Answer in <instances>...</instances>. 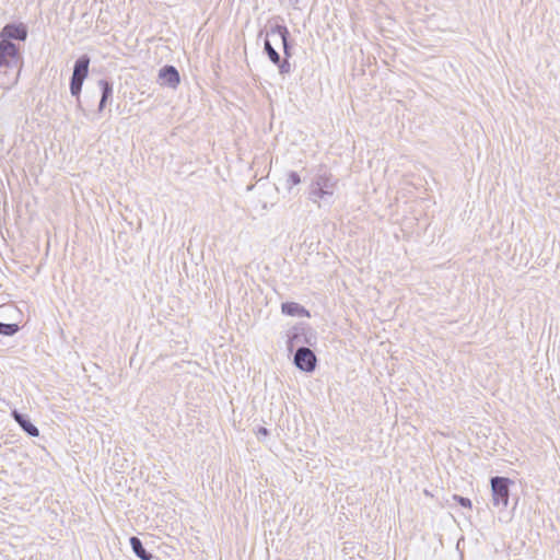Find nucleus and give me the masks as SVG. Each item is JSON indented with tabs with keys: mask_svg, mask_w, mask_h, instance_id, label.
Wrapping results in <instances>:
<instances>
[{
	"mask_svg": "<svg viewBox=\"0 0 560 560\" xmlns=\"http://www.w3.org/2000/svg\"><path fill=\"white\" fill-rule=\"evenodd\" d=\"M22 57L15 44L0 40V86L9 88L19 80Z\"/></svg>",
	"mask_w": 560,
	"mask_h": 560,
	"instance_id": "obj_1",
	"label": "nucleus"
},
{
	"mask_svg": "<svg viewBox=\"0 0 560 560\" xmlns=\"http://www.w3.org/2000/svg\"><path fill=\"white\" fill-rule=\"evenodd\" d=\"M338 179L327 170L319 168L310 185L308 198L320 206L330 205L337 188Z\"/></svg>",
	"mask_w": 560,
	"mask_h": 560,
	"instance_id": "obj_2",
	"label": "nucleus"
},
{
	"mask_svg": "<svg viewBox=\"0 0 560 560\" xmlns=\"http://www.w3.org/2000/svg\"><path fill=\"white\" fill-rule=\"evenodd\" d=\"M492 490V502L494 506L505 509L510 499V485L512 481L506 477H492L490 480Z\"/></svg>",
	"mask_w": 560,
	"mask_h": 560,
	"instance_id": "obj_3",
	"label": "nucleus"
},
{
	"mask_svg": "<svg viewBox=\"0 0 560 560\" xmlns=\"http://www.w3.org/2000/svg\"><path fill=\"white\" fill-rule=\"evenodd\" d=\"M316 355L306 347H299L294 354V364L304 372H313L316 368Z\"/></svg>",
	"mask_w": 560,
	"mask_h": 560,
	"instance_id": "obj_4",
	"label": "nucleus"
},
{
	"mask_svg": "<svg viewBox=\"0 0 560 560\" xmlns=\"http://www.w3.org/2000/svg\"><path fill=\"white\" fill-rule=\"evenodd\" d=\"M267 36H277V39L282 44L284 58L289 59L292 56V46L289 43L290 32L285 25L276 24L270 26Z\"/></svg>",
	"mask_w": 560,
	"mask_h": 560,
	"instance_id": "obj_5",
	"label": "nucleus"
},
{
	"mask_svg": "<svg viewBox=\"0 0 560 560\" xmlns=\"http://www.w3.org/2000/svg\"><path fill=\"white\" fill-rule=\"evenodd\" d=\"M159 83L163 86L176 89L180 82L178 70L174 66L166 65L159 71Z\"/></svg>",
	"mask_w": 560,
	"mask_h": 560,
	"instance_id": "obj_6",
	"label": "nucleus"
},
{
	"mask_svg": "<svg viewBox=\"0 0 560 560\" xmlns=\"http://www.w3.org/2000/svg\"><path fill=\"white\" fill-rule=\"evenodd\" d=\"M0 40L16 39L24 42L27 37L26 26L23 24H7L0 32Z\"/></svg>",
	"mask_w": 560,
	"mask_h": 560,
	"instance_id": "obj_7",
	"label": "nucleus"
},
{
	"mask_svg": "<svg viewBox=\"0 0 560 560\" xmlns=\"http://www.w3.org/2000/svg\"><path fill=\"white\" fill-rule=\"evenodd\" d=\"M12 416L14 420L19 423V425L30 436L36 438L39 435V430L36 425H34L24 415L13 411Z\"/></svg>",
	"mask_w": 560,
	"mask_h": 560,
	"instance_id": "obj_8",
	"label": "nucleus"
},
{
	"mask_svg": "<svg viewBox=\"0 0 560 560\" xmlns=\"http://www.w3.org/2000/svg\"><path fill=\"white\" fill-rule=\"evenodd\" d=\"M90 57L88 55L80 56L74 62L72 77L85 80L89 74Z\"/></svg>",
	"mask_w": 560,
	"mask_h": 560,
	"instance_id": "obj_9",
	"label": "nucleus"
},
{
	"mask_svg": "<svg viewBox=\"0 0 560 560\" xmlns=\"http://www.w3.org/2000/svg\"><path fill=\"white\" fill-rule=\"evenodd\" d=\"M98 85L101 88V101L98 104V112H102L104 107L106 106V103L108 100L112 98L113 95V84L107 80H100Z\"/></svg>",
	"mask_w": 560,
	"mask_h": 560,
	"instance_id": "obj_10",
	"label": "nucleus"
},
{
	"mask_svg": "<svg viewBox=\"0 0 560 560\" xmlns=\"http://www.w3.org/2000/svg\"><path fill=\"white\" fill-rule=\"evenodd\" d=\"M129 541H130L132 551L136 553V556L138 558H140L141 560H151L152 559V555L149 551H147V549L143 547L140 538H138L137 536H132V537H130Z\"/></svg>",
	"mask_w": 560,
	"mask_h": 560,
	"instance_id": "obj_11",
	"label": "nucleus"
},
{
	"mask_svg": "<svg viewBox=\"0 0 560 560\" xmlns=\"http://www.w3.org/2000/svg\"><path fill=\"white\" fill-rule=\"evenodd\" d=\"M270 38H271V36L266 35V38L264 42V50L272 63H279L280 55L272 46ZM272 38L277 39V36H272Z\"/></svg>",
	"mask_w": 560,
	"mask_h": 560,
	"instance_id": "obj_12",
	"label": "nucleus"
},
{
	"mask_svg": "<svg viewBox=\"0 0 560 560\" xmlns=\"http://www.w3.org/2000/svg\"><path fill=\"white\" fill-rule=\"evenodd\" d=\"M281 308L284 314L290 316L302 315L306 313L305 308L295 302L283 303Z\"/></svg>",
	"mask_w": 560,
	"mask_h": 560,
	"instance_id": "obj_13",
	"label": "nucleus"
},
{
	"mask_svg": "<svg viewBox=\"0 0 560 560\" xmlns=\"http://www.w3.org/2000/svg\"><path fill=\"white\" fill-rule=\"evenodd\" d=\"M83 82H84L83 79L71 77V79H70V92H71L72 96H75V97L79 98V95H80L81 90H82Z\"/></svg>",
	"mask_w": 560,
	"mask_h": 560,
	"instance_id": "obj_14",
	"label": "nucleus"
},
{
	"mask_svg": "<svg viewBox=\"0 0 560 560\" xmlns=\"http://www.w3.org/2000/svg\"><path fill=\"white\" fill-rule=\"evenodd\" d=\"M19 331V326L16 324H4L0 322V335L3 336H13Z\"/></svg>",
	"mask_w": 560,
	"mask_h": 560,
	"instance_id": "obj_15",
	"label": "nucleus"
},
{
	"mask_svg": "<svg viewBox=\"0 0 560 560\" xmlns=\"http://www.w3.org/2000/svg\"><path fill=\"white\" fill-rule=\"evenodd\" d=\"M275 65L278 66L280 74H288L291 72V63L289 62V59H287V58L281 59V57H280L279 63H275Z\"/></svg>",
	"mask_w": 560,
	"mask_h": 560,
	"instance_id": "obj_16",
	"label": "nucleus"
},
{
	"mask_svg": "<svg viewBox=\"0 0 560 560\" xmlns=\"http://www.w3.org/2000/svg\"><path fill=\"white\" fill-rule=\"evenodd\" d=\"M301 183V177L296 172H290L288 174L287 184L289 188L292 186L299 185Z\"/></svg>",
	"mask_w": 560,
	"mask_h": 560,
	"instance_id": "obj_17",
	"label": "nucleus"
},
{
	"mask_svg": "<svg viewBox=\"0 0 560 560\" xmlns=\"http://www.w3.org/2000/svg\"><path fill=\"white\" fill-rule=\"evenodd\" d=\"M453 499L458 502L463 508L471 509V501L468 498H464L460 495L455 494Z\"/></svg>",
	"mask_w": 560,
	"mask_h": 560,
	"instance_id": "obj_18",
	"label": "nucleus"
},
{
	"mask_svg": "<svg viewBox=\"0 0 560 560\" xmlns=\"http://www.w3.org/2000/svg\"><path fill=\"white\" fill-rule=\"evenodd\" d=\"M258 434H261V435H265V436H266V435H268V434H269V432H268V430H267L266 428L260 427V428L258 429Z\"/></svg>",
	"mask_w": 560,
	"mask_h": 560,
	"instance_id": "obj_19",
	"label": "nucleus"
},
{
	"mask_svg": "<svg viewBox=\"0 0 560 560\" xmlns=\"http://www.w3.org/2000/svg\"><path fill=\"white\" fill-rule=\"evenodd\" d=\"M295 339H298V336H296V335H294V336L291 338V340H290V347H292V346H293V342H294V340H295Z\"/></svg>",
	"mask_w": 560,
	"mask_h": 560,
	"instance_id": "obj_20",
	"label": "nucleus"
},
{
	"mask_svg": "<svg viewBox=\"0 0 560 560\" xmlns=\"http://www.w3.org/2000/svg\"><path fill=\"white\" fill-rule=\"evenodd\" d=\"M295 2H298L299 0H294Z\"/></svg>",
	"mask_w": 560,
	"mask_h": 560,
	"instance_id": "obj_21",
	"label": "nucleus"
}]
</instances>
